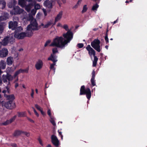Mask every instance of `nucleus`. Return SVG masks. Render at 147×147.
Wrapping results in <instances>:
<instances>
[{
  "label": "nucleus",
  "mask_w": 147,
  "mask_h": 147,
  "mask_svg": "<svg viewBox=\"0 0 147 147\" xmlns=\"http://www.w3.org/2000/svg\"><path fill=\"white\" fill-rule=\"evenodd\" d=\"M63 36L66 40L63 41V38L62 37H57L54 40L53 42L50 45V46H55L60 48H63L72 39L73 33L70 30H69L66 33L63 34Z\"/></svg>",
  "instance_id": "1"
},
{
  "label": "nucleus",
  "mask_w": 147,
  "mask_h": 147,
  "mask_svg": "<svg viewBox=\"0 0 147 147\" xmlns=\"http://www.w3.org/2000/svg\"><path fill=\"white\" fill-rule=\"evenodd\" d=\"M86 95L87 98L89 100L91 96V92L90 89L88 88L85 89L84 85L82 86L80 90V95Z\"/></svg>",
  "instance_id": "2"
},
{
  "label": "nucleus",
  "mask_w": 147,
  "mask_h": 147,
  "mask_svg": "<svg viewBox=\"0 0 147 147\" xmlns=\"http://www.w3.org/2000/svg\"><path fill=\"white\" fill-rule=\"evenodd\" d=\"M100 41L98 39H95L91 42V45L92 47L98 52H100L101 50L100 45Z\"/></svg>",
  "instance_id": "3"
},
{
  "label": "nucleus",
  "mask_w": 147,
  "mask_h": 147,
  "mask_svg": "<svg viewBox=\"0 0 147 147\" xmlns=\"http://www.w3.org/2000/svg\"><path fill=\"white\" fill-rule=\"evenodd\" d=\"M13 79V76L8 73L6 75L3 74L2 76V80L4 83L7 82V80L9 81H11Z\"/></svg>",
  "instance_id": "4"
},
{
  "label": "nucleus",
  "mask_w": 147,
  "mask_h": 147,
  "mask_svg": "<svg viewBox=\"0 0 147 147\" xmlns=\"http://www.w3.org/2000/svg\"><path fill=\"white\" fill-rule=\"evenodd\" d=\"M5 107L7 109H12L16 107L15 103L13 101L10 100L5 104Z\"/></svg>",
  "instance_id": "5"
},
{
  "label": "nucleus",
  "mask_w": 147,
  "mask_h": 147,
  "mask_svg": "<svg viewBox=\"0 0 147 147\" xmlns=\"http://www.w3.org/2000/svg\"><path fill=\"white\" fill-rule=\"evenodd\" d=\"M18 22L16 21H11L9 22V28L12 30H16L18 26Z\"/></svg>",
  "instance_id": "6"
},
{
  "label": "nucleus",
  "mask_w": 147,
  "mask_h": 147,
  "mask_svg": "<svg viewBox=\"0 0 147 147\" xmlns=\"http://www.w3.org/2000/svg\"><path fill=\"white\" fill-rule=\"evenodd\" d=\"M51 142L55 146L57 147L59 145V140L57 136L54 135L51 136Z\"/></svg>",
  "instance_id": "7"
},
{
  "label": "nucleus",
  "mask_w": 147,
  "mask_h": 147,
  "mask_svg": "<svg viewBox=\"0 0 147 147\" xmlns=\"http://www.w3.org/2000/svg\"><path fill=\"white\" fill-rule=\"evenodd\" d=\"M14 36L16 38L18 39H22L26 36V34L24 32L15 33Z\"/></svg>",
  "instance_id": "8"
},
{
  "label": "nucleus",
  "mask_w": 147,
  "mask_h": 147,
  "mask_svg": "<svg viewBox=\"0 0 147 147\" xmlns=\"http://www.w3.org/2000/svg\"><path fill=\"white\" fill-rule=\"evenodd\" d=\"M24 10L17 6L14 7L13 11L15 15L19 14L23 12Z\"/></svg>",
  "instance_id": "9"
},
{
  "label": "nucleus",
  "mask_w": 147,
  "mask_h": 147,
  "mask_svg": "<svg viewBox=\"0 0 147 147\" xmlns=\"http://www.w3.org/2000/svg\"><path fill=\"white\" fill-rule=\"evenodd\" d=\"M43 65L42 61L41 60L39 59L36 62L35 65V67L37 70H39L42 68Z\"/></svg>",
  "instance_id": "10"
},
{
  "label": "nucleus",
  "mask_w": 147,
  "mask_h": 147,
  "mask_svg": "<svg viewBox=\"0 0 147 147\" xmlns=\"http://www.w3.org/2000/svg\"><path fill=\"white\" fill-rule=\"evenodd\" d=\"M47 60L48 61H51L53 62V63L51 64L50 65V69H53L54 71L55 70V68L54 66L55 65L56 62L58 61L57 59H52L51 58H48Z\"/></svg>",
  "instance_id": "11"
},
{
  "label": "nucleus",
  "mask_w": 147,
  "mask_h": 147,
  "mask_svg": "<svg viewBox=\"0 0 147 147\" xmlns=\"http://www.w3.org/2000/svg\"><path fill=\"white\" fill-rule=\"evenodd\" d=\"M8 51L6 48H3L0 51V56L2 58L6 57L8 54Z\"/></svg>",
  "instance_id": "12"
},
{
  "label": "nucleus",
  "mask_w": 147,
  "mask_h": 147,
  "mask_svg": "<svg viewBox=\"0 0 147 147\" xmlns=\"http://www.w3.org/2000/svg\"><path fill=\"white\" fill-rule=\"evenodd\" d=\"M52 51L53 53L51 54V55L48 58L57 59V56L55 55V53L58 52L57 49L56 48H53L52 49Z\"/></svg>",
  "instance_id": "13"
},
{
  "label": "nucleus",
  "mask_w": 147,
  "mask_h": 147,
  "mask_svg": "<svg viewBox=\"0 0 147 147\" xmlns=\"http://www.w3.org/2000/svg\"><path fill=\"white\" fill-rule=\"evenodd\" d=\"M28 69H20L17 70L14 73V75L13 76V78H15L16 77H17L18 75L19 74L21 73H23L24 72H26L28 73Z\"/></svg>",
  "instance_id": "14"
},
{
  "label": "nucleus",
  "mask_w": 147,
  "mask_h": 147,
  "mask_svg": "<svg viewBox=\"0 0 147 147\" xmlns=\"http://www.w3.org/2000/svg\"><path fill=\"white\" fill-rule=\"evenodd\" d=\"M86 48L88 51V53L90 56H91L92 55H93V56L95 55V51L91 47L90 45H88Z\"/></svg>",
  "instance_id": "15"
},
{
  "label": "nucleus",
  "mask_w": 147,
  "mask_h": 147,
  "mask_svg": "<svg viewBox=\"0 0 147 147\" xmlns=\"http://www.w3.org/2000/svg\"><path fill=\"white\" fill-rule=\"evenodd\" d=\"M17 4V1L15 0H11L8 4V6L10 8H14L15 7L16 5Z\"/></svg>",
  "instance_id": "16"
},
{
  "label": "nucleus",
  "mask_w": 147,
  "mask_h": 147,
  "mask_svg": "<svg viewBox=\"0 0 147 147\" xmlns=\"http://www.w3.org/2000/svg\"><path fill=\"white\" fill-rule=\"evenodd\" d=\"M7 64L8 65H12L13 63V57H8L6 60Z\"/></svg>",
  "instance_id": "17"
},
{
  "label": "nucleus",
  "mask_w": 147,
  "mask_h": 147,
  "mask_svg": "<svg viewBox=\"0 0 147 147\" xmlns=\"http://www.w3.org/2000/svg\"><path fill=\"white\" fill-rule=\"evenodd\" d=\"M27 1L29 2L28 0H18V4L22 7H24L26 6Z\"/></svg>",
  "instance_id": "18"
},
{
  "label": "nucleus",
  "mask_w": 147,
  "mask_h": 147,
  "mask_svg": "<svg viewBox=\"0 0 147 147\" xmlns=\"http://www.w3.org/2000/svg\"><path fill=\"white\" fill-rule=\"evenodd\" d=\"M9 37L8 36H7L4 38L2 41V43H1L2 45L4 46L6 45L8 42H9Z\"/></svg>",
  "instance_id": "19"
},
{
  "label": "nucleus",
  "mask_w": 147,
  "mask_h": 147,
  "mask_svg": "<svg viewBox=\"0 0 147 147\" xmlns=\"http://www.w3.org/2000/svg\"><path fill=\"white\" fill-rule=\"evenodd\" d=\"M63 15V11H61L55 18V22H57L61 20Z\"/></svg>",
  "instance_id": "20"
},
{
  "label": "nucleus",
  "mask_w": 147,
  "mask_h": 147,
  "mask_svg": "<svg viewBox=\"0 0 147 147\" xmlns=\"http://www.w3.org/2000/svg\"><path fill=\"white\" fill-rule=\"evenodd\" d=\"M44 4L45 6L48 8H52V3L48 0L45 1L44 3Z\"/></svg>",
  "instance_id": "21"
},
{
  "label": "nucleus",
  "mask_w": 147,
  "mask_h": 147,
  "mask_svg": "<svg viewBox=\"0 0 147 147\" xmlns=\"http://www.w3.org/2000/svg\"><path fill=\"white\" fill-rule=\"evenodd\" d=\"M34 4L33 3H30L28 5H27L26 4V6L24 7L25 8L26 10L28 12H29L33 6Z\"/></svg>",
  "instance_id": "22"
},
{
  "label": "nucleus",
  "mask_w": 147,
  "mask_h": 147,
  "mask_svg": "<svg viewBox=\"0 0 147 147\" xmlns=\"http://www.w3.org/2000/svg\"><path fill=\"white\" fill-rule=\"evenodd\" d=\"M22 131L20 130H16L14 133L13 134V135L14 137H16L22 134Z\"/></svg>",
  "instance_id": "23"
},
{
  "label": "nucleus",
  "mask_w": 147,
  "mask_h": 147,
  "mask_svg": "<svg viewBox=\"0 0 147 147\" xmlns=\"http://www.w3.org/2000/svg\"><path fill=\"white\" fill-rule=\"evenodd\" d=\"M6 63L3 60H1L0 62V67L2 69H4L5 68Z\"/></svg>",
  "instance_id": "24"
},
{
  "label": "nucleus",
  "mask_w": 147,
  "mask_h": 147,
  "mask_svg": "<svg viewBox=\"0 0 147 147\" xmlns=\"http://www.w3.org/2000/svg\"><path fill=\"white\" fill-rule=\"evenodd\" d=\"M4 96L7 98L9 99H11L12 101H13L15 99V98L13 94L10 95H7L6 94H4Z\"/></svg>",
  "instance_id": "25"
},
{
  "label": "nucleus",
  "mask_w": 147,
  "mask_h": 147,
  "mask_svg": "<svg viewBox=\"0 0 147 147\" xmlns=\"http://www.w3.org/2000/svg\"><path fill=\"white\" fill-rule=\"evenodd\" d=\"M94 60L93 61V64L92 66L93 67H95L96 66L97 61L98 60V58L96 56L94 55Z\"/></svg>",
  "instance_id": "26"
},
{
  "label": "nucleus",
  "mask_w": 147,
  "mask_h": 147,
  "mask_svg": "<svg viewBox=\"0 0 147 147\" xmlns=\"http://www.w3.org/2000/svg\"><path fill=\"white\" fill-rule=\"evenodd\" d=\"M15 33H20L23 30V29L21 26H19L17 27L16 29Z\"/></svg>",
  "instance_id": "27"
},
{
  "label": "nucleus",
  "mask_w": 147,
  "mask_h": 147,
  "mask_svg": "<svg viewBox=\"0 0 147 147\" xmlns=\"http://www.w3.org/2000/svg\"><path fill=\"white\" fill-rule=\"evenodd\" d=\"M18 116L20 117H24L26 116V112H18Z\"/></svg>",
  "instance_id": "28"
},
{
  "label": "nucleus",
  "mask_w": 147,
  "mask_h": 147,
  "mask_svg": "<svg viewBox=\"0 0 147 147\" xmlns=\"http://www.w3.org/2000/svg\"><path fill=\"white\" fill-rule=\"evenodd\" d=\"M52 22V21L51 20L50 21L48 22L43 27V28H47L49 27L53 24Z\"/></svg>",
  "instance_id": "29"
},
{
  "label": "nucleus",
  "mask_w": 147,
  "mask_h": 147,
  "mask_svg": "<svg viewBox=\"0 0 147 147\" xmlns=\"http://www.w3.org/2000/svg\"><path fill=\"white\" fill-rule=\"evenodd\" d=\"M30 24L32 26H38V23L36 20L31 21L30 22Z\"/></svg>",
  "instance_id": "30"
},
{
  "label": "nucleus",
  "mask_w": 147,
  "mask_h": 147,
  "mask_svg": "<svg viewBox=\"0 0 147 147\" xmlns=\"http://www.w3.org/2000/svg\"><path fill=\"white\" fill-rule=\"evenodd\" d=\"M0 5L2 6V9H3L5 7L6 5V3L3 0L0 1Z\"/></svg>",
  "instance_id": "31"
},
{
  "label": "nucleus",
  "mask_w": 147,
  "mask_h": 147,
  "mask_svg": "<svg viewBox=\"0 0 147 147\" xmlns=\"http://www.w3.org/2000/svg\"><path fill=\"white\" fill-rule=\"evenodd\" d=\"M26 36L28 37H31L32 36L33 34V32L32 31H28L26 33Z\"/></svg>",
  "instance_id": "32"
},
{
  "label": "nucleus",
  "mask_w": 147,
  "mask_h": 147,
  "mask_svg": "<svg viewBox=\"0 0 147 147\" xmlns=\"http://www.w3.org/2000/svg\"><path fill=\"white\" fill-rule=\"evenodd\" d=\"M99 5L97 4V3H96L93 6L92 8V10L93 11L96 10L99 7Z\"/></svg>",
  "instance_id": "33"
},
{
  "label": "nucleus",
  "mask_w": 147,
  "mask_h": 147,
  "mask_svg": "<svg viewBox=\"0 0 147 147\" xmlns=\"http://www.w3.org/2000/svg\"><path fill=\"white\" fill-rule=\"evenodd\" d=\"M4 30L3 24V22L0 23V34H1Z\"/></svg>",
  "instance_id": "34"
},
{
  "label": "nucleus",
  "mask_w": 147,
  "mask_h": 147,
  "mask_svg": "<svg viewBox=\"0 0 147 147\" xmlns=\"http://www.w3.org/2000/svg\"><path fill=\"white\" fill-rule=\"evenodd\" d=\"M87 9L88 8L87 7V5H84L83 6V10L82 11V13H83L84 12H86L87 11Z\"/></svg>",
  "instance_id": "35"
},
{
  "label": "nucleus",
  "mask_w": 147,
  "mask_h": 147,
  "mask_svg": "<svg viewBox=\"0 0 147 147\" xmlns=\"http://www.w3.org/2000/svg\"><path fill=\"white\" fill-rule=\"evenodd\" d=\"M90 81L92 86H94L96 85V84L94 79H91Z\"/></svg>",
  "instance_id": "36"
},
{
  "label": "nucleus",
  "mask_w": 147,
  "mask_h": 147,
  "mask_svg": "<svg viewBox=\"0 0 147 147\" xmlns=\"http://www.w3.org/2000/svg\"><path fill=\"white\" fill-rule=\"evenodd\" d=\"M32 25L30 24L27 27V30L28 31H32V28H32Z\"/></svg>",
  "instance_id": "37"
},
{
  "label": "nucleus",
  "mask_w": 147,
  "mask_h": 147,
  "mask_svg": "<svg viewBox=\"0 0 147 147\" xmlns=\"http://www.w3.org/2000/svg\"><path fill=\"white\" fill-rule=\"evenodd\" d=\"M51 119L50 120V122L53 125V126H55L56 125V123L55 122L53 118L52 117L50 118Z\"/></svg>",
  "instance_id": "38"
},
{
  "label": "nucleus",
  "mask_w": 147,
  "mask_h": 147,
  "mask_svg": "<svg viewBox=\"0 0 147 147\" xmlns=\"http://www.w3.org/2000/svg\"><path fill=\"white\" fill-rule=\"evenodd\" d=\"M9 42H10V43H11L14 42L15 39L13 37H9Z\"/></svg>",
  "instance_id": "39"
},
{
  "label": "nucleus",
  "mask_w": 147,
  "mask_h": 147,
  "mask_svg": "<svg viewBox=\"0 0 147 147\" xmlns=\"http://www.w3.org/2000/svg\"><path fill=\"white\" fill-rule=\"evenodd\" d=\"M77 47L79 48H81L84 47V44L82 43H79L77 44Z\"/></svg>",
  "instance_id": "40"
},
{
  "label": "nucleus",
  "mask_w": 147,
  "mask_h": 147,
  "mask_svg": "<svg viewBox=\"0 0 147 147\" xmlns=\"http://www.w3.org/2000/svg\"><path fill=\"white\" fill-rule=\"evenodd\" d=\"M63 28L66 31H68V30H69L68 29V27L67 25H64L63 27Z\"/></svg>",
  "instance_id": "41"
},
{
  "label": "nucleus",
  "mask_w": 147,
  "mask_h": 147,
  "mask_svg": "<svg viewBox=\"0 0 147 147\" xmlns=\"http://www.w3.org/2000/svg\"><path fill=\"white\" fill-rule=\"evenodd\" d=\"M11 123L8 120H7L5 122L3 123V125H7Z\"/></svg>",
  "instance_id": "42"
},
{
  "label": "nucleus",
  "mask_w": 147,
  "mask_h": 147,
  "mask_svg": "<svg viewBox=\"0 0 147 147\" xmlns=\"http://www.w3.org/2000/svg\"><path fill=\"white\" fill-rule=\"evenodd\" d=\"M34 27H35V28H32V30H38L40 28V26H37Z\"/></svg>",
  "instance_id": "43"
},
{
  "label": "nucleus",
  "mask_w": 147,
  "mask_h": 147,
  "mask_svg": "<svg viewBox=\"0 0 147 147\" xmlns=\"http://www.w3.org/2000/svg\"><path fill=\"white\" fill-rule=\"evenodd\" d=\"M16 117V116L15 115L13 118H11L9 120H9V121H10V122L11 123L15 120V119Z\"/></svg>",
  "instance_id": "44"
},
{
  "label": "nucleus",
  "mask_w": 147,
  "mask_h": 147,
  "mask_svg": "<svg viewBox=\"0 0 147 147\" xmlns=\"http://www.w3.org/2000/svg\"><path fill=\"white\" fill-rule=\"evenodd\" d=\"M92 77L91 79H94L95 77V71L93 70L92 72Z\"/></svg>",
  "instance_id": "45"
},
{
  "label": "nucleus",
  "mask_w": 147,
  "mask_h": 147,
  "mask_svg": "<svg viewBox=\"0 0 147 147\" xmlns=\"http://www.w3.org/2000/svg\"><path fill=\"white\" fill-rule=\"evenodd\" d=\"M51 42V41L50 40H47L44 45V47H46Z\"/></svg>",
  "instance_id": "46"
},
{
  "label": "nucleus",
  "mask_w": 147,
  "mask_h": 147,
  "mask_svg": "<svg viewBox=\"0 0 147 147\" xmlns=\"http://www.w3.org/2000/svg\"><path fill=\"white\" fill-rule=\"evenodd\" d=\"M35 107L40 111L41 110L42 108H41L37 104H36L35 105Z\"/></svg>",
  "instance_id": "47"
},
{
  "label": "nucleus",
  "mask_w": 147,
  "mask_h": 147,
  "mask_svg": "<svg viewBox=\"0 0 147 147\" xmlns=\"http://www.w3.org/2000/svg\"><path fill=\"white\" fill-rule=\"evenodd\" d=\"M22 132V134L25 135L27 137H29L30 136V134L29 133L23 131Z\"/></svg>",
  "instance_id": "48"
},
{
  "label": "nucleus",
  "mask_w": 147,
  "mask_h": 147,
  "mask_svg": "<svg viewBox=\"0 0 147 147\" xmlns=\"http://www.w3.org/2000/svg\"><path fill=\"white\" fill-rule=\"evenodd\" d=\"M47 114L50 118L52 117L51 116V111L50 109H48L47 111Z\"/></svg>",
  "instance_id": "49"
},
{
  "label": "nucleus",
  "mask_w": 147,
  "mask_h": 147,
  "mask_svg": "<svg viewBox=\"0 0 147 147\" xmlns=\"http://www.w3.org/2000/svg\"><path fill=\"white\" fill-rule=\"evenodd\" d=\"M34 8L36 10L39 9L40 8V5L38 4L35 5L34 6Z\"/></svg>",
  "instance_id": "50"
},
{
  "label": "nucleus",
  "mask_w": 147,
  "mask_h": 147,
  "mask_svg": "<svg viewBox=\"0 0 147 147\" xmlns=\"http://www.w3.org/2000/svg\"><path fill=\"white\" fill-rule=\"evenodd\" d=\"M105 41L106 43L107 44H108L109 42L108 36H105Z\"/></svg>",
  "instance_id": "51"
},
{
  "label": "nucleus",
  "mask_w": 147,
  "mask_h": 147,
  "mask_svg": "<svg viewBox=\"0 0 147 147\" xmlns=\"http://www.w3.org/2000/svg\"><path fill=\"white\" fill-rule=\"evenodd\" d=\"M38 140L40 144V145L42 146H43V144L42 143V140L40 138H38Z\"/></svg>",
  "instance_id": "52"
},
{
  "label": "nucleus",
  "mask_w": 147,
  "mask_h": 147,
  "mask_svg": "<svg viewBox=\"0 0 147 147\" xmlns=\"http://www.w3.org/2000/svg\"><path fill=\"white\" fill-rule=\"evenodd\" d=\"M36 9H32V10L31 11V13L33 15H34L36 14Z\"/></svg>",
  "instance_id": "53"
},
{
  "label": "nucleus",
  "mask_w": 147,
  "mask_h": 147,
  "mask_svg": "<svg viewBox=\"0 0 147 147\" xmlns=\"http://www.w3.org/2000/svg\"><path fill=\"white\" fill-rule=\"evenodd\" d=\"M32 108L34 110V112L35 113V115L37 117H38L39 114L37 112L35 109L34 107H33Z\"/></svg>",
  "instance_id": "54"
},
{
  "label": "nucleus",
  "mask_w": 147,
  "mask_h": 147,
  "mask_svg": "<svg viewBox=\"0 0 147 147\" xmlns=\"http://www.w3.org/2000/svg\"><path fill=\"white\" fill-rule=\"evenodd\" d=\"M11 146L12 147H17V144L15 143H11Z\"/></svg>",
  "instance_id": "55"
},
{
  "label": "nucleus",
  "mask_w": 147,
  "mask_h": 147,
  "mask_svg": "<svg viewBox=\"0 0 147 147\" xmlns=\"http://www.w3.org/2000/svg\"><path fill=\"white\" fill-rule=\"evenodd\" d=\"M40 112L41 113L42 115H46L44 111H43L42 110V109L41 110H40Z\"/></svg>",
  "instance_id": "56"
},
{
  "label": "nucleus",
  "mask_w": 147,
  "mask_h": 147,
  "mask_svg": "<svg viewBox=\"0 0 147 147\" xmlns=\"http://www.w3.org/2000/svg\"><path fill=\"white\" fill-rule=\"evenodd\" d=\"M31 90L32 92L31 94V96L32 98H33V95L34 94V90L33 89H32Z\"/></svg>",
  "instance_id": "57"
},
{
  "label": "nucleus",
  "mask_w": 147,
  "mask_h": 147,
  "mask_svg": "<svg viewBox=\"0 0 147 147\" xmlns=\"http://www.w3.org/2000/svg\"><path fill=\"white\" fill-rule=\"evenodd\" d=\"M43 12L44 13V14L45 16H46L47 15V11H46V10L45 9H43Z\"/></svg>",
  "instance_id": "58"
},
{
  "label": "nucleus",
  "mask_w": 147,
  "mask_h": 147,
  "mask_svg": "<svg viewBox=\"0 0 147 147\" xmlns=\"http://www.w3.org/2000/svg\"><path fill=\"white\" fill-rule=\"evenodd\" d=\"M78 5H77V4H76L73 7V9H74L77 8L78 7Z\"/></svg>",
  "instance_id": "59"
},
{
  "label": "nucleus",
  "mask_w": 147,
  "mask_h": 147,
  "mask_svg": "<svg viewBox=\"0 0 147 147\" xmlns=\"http://www.w3.org/2000/svg\"><path fill=\"white\" fill-rule=\"evenodd\" d=\"M28 120L29 121H30L31 122V123H34V121H33V120H32V119H30V118H28Z\"/></svg>",
  "instance_id": "60"
},
{
  "label": "nucleus",
  "mask_w": 147,
  "mask_h": 147,
  "mask_svg": "<svg viewBox=\"0 0 147 147\" xmlns=\"http://www.w3.org/2000/svg\"><path fill=\"white\" fill-rule=\"evenodd\" d=\"M18 85H19L18 84V83H16L15 84V88H16L18 86Z\"/></svg>",
  "instance_id": "61"
},
{
  "label": "nucleus",
  "mask_w": 147,
  "mask_h": 147,
  "mask_svg": "<svg viewBox=\"0 0 147 147\" xmlns=\"http://www.w3.org/2000/svg\"><path fill=\"white\" fill-rule=\"evenodd\" d=\"M82 1V0H79L78 1V2H77V3H76V4H77V5H79V4L81 2V1Z\"/></svg>",
  "instance_id": "62"
},
{
  "label": "nucleus",
  "mask_w": 147,
  "mask_h": 147,
  "mask_svg": "<svg viewBox=\"0 0 147 147\" xmlns=\"http://www.w3.org/2000/svg\"><path fill=\"white\" fill-rule=\"evenodd\" d=\"M18 80V77L17 76L16 79L15 80L14 83L16 82H17Z\"/></svg>",
  "instance_id": "63"
},
{
  "label": "nucleus",
  "mask_w": 147,
  "mask_h": 147,
  "mask_svg": "<svg viewBox=\"0 0 147 147\" xmlns=\"http://www.w3.org/2000/svg\"><path fill=\"white\" fill-rule=\"evenodd\" d=\"M5 88L7 90H9V87L8 86H5Z\"/></svg>",
  "instance_id": "64"
}]
</instances>
